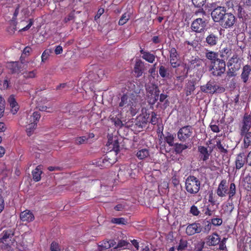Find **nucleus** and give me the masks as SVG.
I'll return each instance as SVG.
<instances>
[{
	"instance_id": "69168bd1",
	"label": "nucleus",
	"mask_w": 251,
	"mask_h": 251,
	"mask_svg": "<svg viewBox=\"0 0 251 251\" xmlns=\"http://www.w3.org/2000/svg\"><path fill=\"white\" fill-rule=\"evenodd\" d=\"M104 11V10L103 8H100L98 10L97 13L95 17V20L99 19L100 17V16L103 13Z\"/></svg>"
},
{
	"instance_id": "a878e982",
	"label": "nucleus",
	"mask_w": 251,
	"mask_h": 251,
	"mask_svg": "<svg viewBox=\"0 0 251 251\" xmlns=\"http://www.w3.org/2000/svg\"><path fill=\"white\" fill-rule=\"evenodd\" d=\"M19 11V6L16 8L15 12L13 14L12 20L10 22V26L8 28V31L10 33H14L17 29L16 28V23L15 22V18L17 16Z\"/></svg>"
},
{
	"instance_id": "f257e3e1",
	"label": "nucleus",
	"mask_w": 251,
	"mask_h": 251,
	"mask_svg": "<svg viewBox=\"0 0 251 251\" xmlns=\"http://www.w3.org/2000/svg\"><path fill=\"white\" fill-rule=\"evenodd\" d=\"M138 96L134 94H126L121 98L117 109L122 111H129L132 116H134L140 109L138 102Z\"/></svg>"
},
{
	"instance_id": "bb28decb",
	"label": "nucleus",
	"mask_w": 251,
	"mask_h": 251,
	"mask_svg": "<svg viewBox=\"0 0 251 251\" xmlns=\"http://www.w3.org/2000/svg\"><path fill=\"white\" fill-rule=\"evenodd\" d=\"M251 71V67L250 65H246L243 67L241 78L244 83H246L248 81Z\"/></svg>"
},
{
	"instance_id": "6e6d98bb",
	"label": "nucleus",
	"mask_w": 251,
	"mask_h": 251,
	"mask_svg": "<svg viewBox=\"0 0 251 251\" xmlns=\"http://www.w3.org/2000/svg\"><path fill=\"white\" fill-rule=\"evenodd\" d=\"M190 213L194 216H198L200 211L196 206L193 205L190 208Z\"/></svg>"
},
{
	"instance_id": "603ef678",
	"label": "nucleus",
	"mask_w": 251,
	"mask_h": 251,
	"mask_svg": "<svg viewBox=\"0 0 251 251\" xmlns=\"http://www.w3.org/2000/svg\"><path fill=\"white\" fill-rule=\"evenodd\" d=\"M50 53L51 51L50 50H44L41 56L42 62H44L46 61L49 58Z\"/></svg>"
},
{
	"instance_id": "c03bdc74",
	"label": "nucleus",
	"mask_w": 251,
	"mask_h": 251,
	"mask_svg": "<svg viewBox=\"0 0 251 251\" xmlns=\"http://www.w3.org/2000/svg\"><path fill=\"white\" fill-rule=\"evenodd\" d=\"M111 248L108 241H103L99 244V250L103 251Z\"/></svg>"
},
{
	"instance_id": "20e7f679",
	"label": "nucleus",
	"mask_w": 251,
	"mask_h": 251,
	"mask_svg": "<svg viewBox=\"0 0 251 251\" xmlns=\"http://www.w3.org/2000/svg\"><path fill=\"white\" fill-rule=\"evenodd\" d=\"M201 181L194 176H189L187 177L185 182L186 191L192 195L197 194L200 190Z\"/></svg>"
},
{
	"instance_id": "7c9ffc66",
	"label": "nucleus",
	"mask_w": 251,
	"mask_h": 251,
	"mask_svg": "<svg viewBox=\"0 0 251 251\" xmlns=\"http://www.w3.org/2000/svg\"><path fill=\"white\" fill-rule=\"evenodd\" d=\"M205 57L207 59L210 60L211 64H213V63H215L217 60H219L218 58V52H216L213 51H207L205 52Z\"/></svg>"
},
{
	"instance_id": "aec40b11",
	"label": "nucleus",
	"mask_w": 251,
	"mask_h": 251,
	"mask_svg": "<svg viewBox=\"0 0 251 251\" xmlns=\"http://www.w3.org/2000/svg\"><path fill=\"white\" fill-rule=\"evenodd\" d=\"M14 235L13 231L11 229H6L4 230L1 233V237L0 238V242L7 244L11 240Z\"/></svg>"
},
{
	"instance_id": "5701e85b",
	"label": "nucleus",
	"mask_w": 251,
	"mask_h": 251,
	"mask_svg": "<svg viewBox=\"0 0 251 251\" xmlns=\"http://www.w3.org/2000/svg\"><path fill=\"white\" fill-rule=\"evenodd\" d=\"M235 163V168L237 170H239L242 168L245 163H246L245 154L244 153H240L238 154L236 157Z\"/></svg>"
},
{
	"instance_id": "6e6552de",
	"label": "nucleus",
	"mask_w": 251,
	"mask_h": 251,
	"mask_svg": "<svg viewBox=\"0 0 251 251\" xmlns=\"http://www.w3.org/2000/svg\"><path fill=\"white\" fill-rule=\"evenodd\" d=\"M39 112H34L32 115L27 118V125L26 126V130L28 136H30L36 127L37 123L40 118Z\"/></svg>"
},
{
	"instance_id": "cd10ccee",
	"label": "nucleus",
	"mask_w": 251,
	"mask_h": 251,
	"mask_svg": "<svg viewBox=\"0 0 251 251\" xmlns=\"http://www.w3.org/2000/svg\"><path fill=\"white\" fill-rule=\"evenodd\" d=\"M198 151L200 152L199 157L201 160L205 161L208 159L210 153H208L206 148L203 146H200L198 148Z\"/></svg>"
},
{
	"instance_id": "ddd939ff",
	"label": "nucleus",
	"mask_w": 251,
	"mask_h": 251,
	"mask_svg": "<svg viewBox=\"0 0 251 251\" xmlns=\"http://www.w3.org/2000/svg\"><path fill=\"white\" fill-rule=\"evenodd\" d=\"M219 41V37L217 34L210 32L206 36L204 41L205 45L208 47L215 46Z\"/></svg>"
},
{
	"instance_id": "1a4fd4ad",
	"label": "nucleus",
	"mask_w": 251,
	"mask_h": 251,
	"mask_svg": "<svg viewBox=\"0 0 251 251\" xmlns=\"http://www.w3.org/2000/svg\"><path fill=\"white\" fill-rule=\"evenodd\" d=\"M235 23V16L230 13H226L220 24L223 27L227 28L232 27Z\"/></svg>"
},
{
	"instance_id": "37998d69",
	"label": "nucleus",
	"mask_w": 251,
	"mask_h": 251,
	"mask_svg": "<svg viewBox=\"0 0 251 251\" xmlns=\"http://www.w3.org/2000/svg\"><path fill=\"white\" fill-rule=\"evenodd\" d=\"M130 13H125L122 15L121 18L119 20V25H123L129 20L130 18Z\"/></svg>"
},
{
	"instance_id": "b1692460",
	"label": "nucleus",
	"mask_w": 251,
	"mask_h": 251,
	"mask_svg": "<svg viewBox=\"0 0 251 251\" xmlns=\"http://www.w3.org/2000/svg\"><path fill=\"white\" fill-rule=\"evenodd\" d=\"M8 102L11 107V111L13 114H16L19 109V106L17 102L15 96L11 95L8 99Z\"/></svg>"
},
{
	"instance_id": "dca6fc26",
	"label": "nucleus",
	"mask_w": 251,
	"mask_h": 251,
	"mask_svg": "<svg viewBox=\"0 0 251 251\" xmlns=\"http://www.w3.org/2000/svg\"><path fill=\"white\" fill-rule=\"evenodd\" d=\"M106 145L108 146L110 149H112V151L114 154L116 155L119 151V145L118 141L117 138L116 137H110L108 138Z\"/></svg>"
},
{
	"instance_id": "5fc2aeb1",
	"label": "nucleus",
	"mask_w": 251,
	"mask_h": 251,
	"mask_svg": "<svg viewBox=\"0 0 251 251\" xmlns=\"http://www.w3.org/2000/svg\"><path fill=\"white\" fill-rule=\"evenodd\" d=\"M11 70L13 73H16L20 71V69L17 62H13L11 64Z\"/></svg>"
},
{
	"instance_id": "4be33fe9",
	"label": "nucleus",
	"mask_w": 251,
	"mask_h": 251,
	"mask_svg": "<svg viewBox=\"0 0 251 251\" xmlns=\"http://www.w3.org/2000/svg\"><path fill=\"white\" fill-rule=\"evenodd\" d=\"M20 219L23 222L29 223L34 220V216L30 210H26L21 213Z\"/></svg>"
},
{
	"instance_id": "39448f33",
	"label": "nucleus",
	"mask_w": 251,
	"mask_h": 251,
	"mask_svg": "<svg viewBox=\"0 0 251 251\" xmlns=\"http://www.w3.org/2000/svg\"><path fill=\"white\" fill-rule=\"evenodd\" d=\"M193 133V128L190 126H185L179 129L177 132L178 140L182 143H189Z\"/></svg>"
},
{
	"instance_id": "9b49d317",
	"label": "nucleus",
	"mask_w": 251,
	"mask_h": 251,
	"mask_svg": "<svg viewBox=\"0 0 251 251\" xmlns=\"http://www.w3.org/2000/svg\"><path fill=\"white\" fill-rule=\"evenodd\" d=\"M122 112L119 109L114 110L112 112V115H111V120L117 127H122L124 126L123 122L121 120Z\"/></svg>"
},
{
	"instance_id": "052dcab7",
	"label": "nucleus",
	"mask_w": 251,
	"mask_h": 251,
	"mask_svg": "<svg viewBox=\"0 0 251 251\" xmlns=\"http://www.w3.org/2000/svg\"><path fill=\"white\" fill-rule=\"evenodd\" d=\"M59 250H60L59 245L55 242H52L50 245L51 251H58Z\"/></svg>"
},
{
	"instance_id": "423d86ee",
	"label": "nucleus",
	"mask_w": 251,
	"mask_h": 251,
	"mask_svg": "<svg viewBox=\"0 0 251 251\" xmlns=\"http://www.w3.org/2000/svg\"><path fill=\"white\" fill-rule=\"evenodd\" d=\"M146 88L149 102L152 104H154L159 98L160 91L158 87L155 84L150 83L146 85Z\"/></svg>"
},
{
	"instance_id": "49530a36",
	"label": "nucleus",
	"mask_w": 251,
	"mask_h": 251,
	"mask_svg": "<svg viewBox=\"0 0 251 251\" xmlns=\"http://www.w3.org/2000/svg\"><path fill=\"white\" fill-rule=\"evenodd\" d=\"M129 243L125 240H120L118 244L114 247L115 250H121L127 247Z\"/></svg>"
},
{
	"instance_id": "338daca9",
	"label": "nucleus",
	"mask_w": 251,
	"mask_h": 251,
	"mask_svg": "<svg viewBox=\"0 0 251 251\" xmlns=\"http://www.w3.org/2000/svg\"><path fill=\"white\" fill-rule=\"evenodd\" d=\"M151 123L152 125H155L157 123V117L156 115L154 113H152L151 115Z\"/></svg>"
},
{
	"instance_id": "c9c22d12",
	"label": "nucleus",
	"mask_w": 251,
	"mask_h": 251,
	"mask_svg": "<svg viewBox=\"0 0 251 251\" xmlns=\"http://www.w3.org/2000/svg\"><path fill=\"white\" fill-rule=\"evenodd\" d=\"M244 139V147L247 148L251 145V132L245 133Z\"/></svg>"
},
{
	"instance_id": "8fccbe9b",
	"label": "nucleus",
	"mask_w": 251,
	"mask_h": 251,
	"mask_svg": "<svg viewBox=\"0 0 251 251\" xmlns=\"http://www.w3.org/2000/svg\"><path fill=\"white\" fill-rule=\"evenodd\" d=\"M221 152L226 153L227 150L225 148L224 146L222 144L220 140H216V144L215 145Z\"/></svg>"
},
{
	"instance_id": "412c9836",
	"label": "nucleus",
	"mask_w": 251,
	"mask_h": 251,
	"mask_svg": "<svg viewBox=\"0 0 251 251\" xmlns=\"http://www.w3.org/2000/svg\"><path fill=\"white\" fill-rule=\"evenodd\" d=\"M251 127V117L249 116H245L243 119V126L241 130V135L243 136L245 133L249 132Z\"/></svg>"
},
{
	"instance_id": "79ce46f5",
	"label": "nucleus",
	"mask_w": 251,
	"mask_h": 251,
	"mask_svg": "<svg viewBox=\"0 0 251 251\" xmlns=\"http://www.w3.org/2000/svg\"><path fill=\"white\" fill-rule=\"evenodd\" d=\"M115 162V161L114 160L110 159L108 157V155H106L102 159L103 166L104 167H109L114 163Z\"/></svg>"
},
{
	"instance_id": "9d476101",
	"label": "nucleus",
	"mask_w": 251,
	"mask_h": 251,
	"mask_svg": "<svg viewBox=\"0 0 251 251\" xmlns=\"http://www.w3.org/2000/svg\"><path fill=\"white\" fill-rule=\"evenodd\" d=\"M226 14V9L225 7L218 6L211 12V17L215 22L220 23Z\"/></svg>"
},
{
	"instance_id": "09e8293b",
	"label": "nucleus",
	"mask_w": 251,
	"mask_h": 251,
	"mask_svg": "<svg viewBox=\"0 0 251 251\" xmlns=\"http://www.w3.org/2000/svg\"><path fill=\"white\" fill-rule=\"evenodd\" d=\"M204 242L202 241H197L195 243V251H201L204 247Z\"/></svg>"
},
{
	"instance_id": "72a5a7b5",
	"label": "nucleus",
	"mask_w": 251,
	"mask_h": 251,
	"mask_svg": "<svg viewBox=\"0 0 251 251\" xmlns=\"http://www.w3.org/2000/svg\"><path fill=\"white\" fill-rule=\"evenodd\" d=\"M175 137L176 135L171 134L169 132H168L166 134V136L165 137V140L169 146L173 147L176 144L174 142Z\"/></svg>"
},
{
	"instance_id": "4d7b16f0",
	"label": "nucleus",
	"mask_w": 251,
	"mask_h": 251,
	"mask_svg": "<svg viewBox=\"0 0 251 251\" xmlns=\"http://www.w3.org/2000/svg\"><path fill=\"white\" fill-rule=\"evenodd\" d=\"M75 19V14L74 13L71 12L63 20L64 23H67L68 22L73 20Z\"/></svg>"
},
{
	"instance_id": "f3484780",
	"label": "nucleus",
	"mask_w": 251,
	"mask_h": 251,
	"mask_svg": "<svg viewBox=\"0 0 251 251\" xmlns=\"http://www.w3.org/2000/svg\"><path fill=\"white\" fill-rule=\"evenodd\" d=\"M228 187L226 185V180H222L218 185L216 191L217 195L220 197H224L227 194Z\"/></svg>"
},
{
	"instance_id": "4c0bfd02",
	"label": "nucleus",
	"mask_w": 251,
	"mask_h": 251,
	"mask_svg": "<svg viewBox=\"0 0 251 251\" xmlns=\"http://www.w3.org/2000/svg\"><path fill=\"white\" fill-rule=\"evenodd\" d=\"M236 194V186L234 183L230 184L229 191L227 190V194L228 195V199L232 200V197Z\"/></svg>"
},
{
	"instance_id": "7ed1b4c3",
	"label": "nucleus",
	"mask_w": 251,
	"mask_h": 251,
	"mask_svg": "<svg viewBox=\"0 0 251 251\" xmlns=\"http://www.w3.org/2000/svg\"><path fill=\"white\" fill-rule=\"evenodd\" d=\"M242 63V59L236 54H234L227 63V75L229 77L235 76L236 72L241 68Z\"/></svg>"
},
{
	"instance_id": "58836bf2",
	"label": "nucleus",
	"mask_w": 251,
	"mask_h": 251,
	"mask_svg": "<svg viewBox=\"0 0 251 251\" xmlns=\"http://www.w3.org/2000/svg\"><path fill=\"white\" fill-rule=\"evenodd\" d=\"M124 172H125V174H124L125 175H126V176H130L131 177H134V176L133 175L132 173V169L131 168L127 166L126 167H125L124 169L120 168V170L119 171L120 174H119L118 175H122V174Z\"/></svg>"
},
{
	"instance_id": "13d9d810",
	"label": "nucleus",
	"mask_w": 251,
	"mask_h": 251,
	"mask_svg": "<svg viewBox=\"0 0 251 251\" xmlns=\"http://www.w3.org/2000/svg\"><path fill=\"white\" fill-rule=\"evenodd\" d=\"M223 220L221 218H214L211 220V223L216 226H219L222 224Z\"/></svg>"
},
{
	"instance_id": "a19ab883",
	"label": "nucleus",
	"mask_w": 251,
	"mask_h": 251,
	"mask_svg": "<svg viewBox=\"0 0 251 251\" xmlns=\"http://www.w3.org/2000/svg\"><path fill=\"white\" fill-rule=\"evenodd\" d=\"M188 246V242L187 240L181 239L180 240L178 246L177 247L178 251H184Z\"/></svg>"
},
{
	"instance_id": "3c124183",
	"label": "nucleus",
	"mask_w": 251,
	"mask_h": 251,
	"mask_svg": "<svg viewBox=\"0 0 251 251\" xmlns=\"http://www.w3.org/2000/svg\"><path fill=\"white\" fill-rule=\"evenodd\" d=\"M36 71H25L23 73L24 77L25 78H34L36 76Z\"/></svg>"
},
{
	"instance_id": "473e14b6",
	"label": "nucleus",
	"mask_w": 251,
	"mask_h": 251,
	"mask_svg": "<svg viewBox=\"0 0 251 251\" xmlns=\"http://www.w3.org/2000/svg\"><path fill=\"white\" fill-rule=\"evenodd\" d=\"M231 49L230 47H226L220 50V57L223 59L227 58L231 54Z\"/></svg>"
},
{
	"instance_id": "e2e57ef3",
	"label": "nucleus",
	"mask_w": 251,
	"mask_h": 251,
	"mask_svg": "<svg viewBox=\"0 0 251 251\" xmlns=\"http://www.w3.org/2000/svg\"><path fill=\"white\" fill-rule=\"evenodd\" d=\"M245 159L246 164L251 166V151L248 153L247 155L245 154Z\"/></svg>"
},
{
	"instance_id": "a211bd4d",
	"label": "nucleus",
	"mask_w": 251,
	"mask_h": 251,
	"mask_svg": "<svg viewBox=\"0 0 251 251\" xmlns=\"http://www.w3.org/2000/svg\"><path fill=\"white\" fill-rule=\"evenodd\" d=\"M178 54L175 48H173L170 51V62L173 68H176L179 65L178 62Z\"/></svg>"
},
{
	"instance_id": "c85d7f7f",
	"label": "nucleus",
	"mask_w": 251,
	"mask_h": 251,
	"mask_svg": "<svg viewBox=\"0 0 251 251\" xmlns=\"http://www.w3.org/2000/svg\"><path fill=\"white\" fill-rule=\"evenodd\" d=\"M174 146L175 147V151L176 153H180L183 151L191 148V145H189L188 143H185V144L176 143Z\"/></svg>"
},
{
	"instance_id": "0eeeda50",
	"label": "nucleus",
	"mask_w": 251,
	"mask_h": 251,
	"mask_svg": "<svg viewBox=\"0 0 251 251\" xmlns=\"http://www.w3.org/2000/svg\"><path fill=\"white\" fill-rule=\"evenodd\" d=\"M226 63L224 59L217 60L215 63L211 64L209 68L211 74L214 76H221L226 71Z\"/></svg>"
},
{
	"instance_id": "0e129e2a",
	"label": "nucleus",
	"mask_w": 251,
	"mask_h": 251,
	"mask_svg": "<svg viewBox=\"0 0 251 251\" xmlns=\"http://www.w3.org/2000/svg\"><path fill=\"white\" fill-rule=\"evenodd\" d=\"M210 127L212 131L214 132H219L220 131V129L219 126L216 125H212L211 124L210 125Z\"/></svg>"
},
{
	"instance_id": "2eb2a0df",
	"label": "nucleus",
	"mask_w": 251,
	"mask_h": 251,
	"mask_svg": "<svg viewBox=\"0 0 251 251\" xmlns=\"http://www.w3.org/2000/svg\"><path fill=\"white\" fill-rule=\"evenodd\" d=\"M203 64V60L199 57L192 58L187 64V71L198 69Z\"/></svg>"
},
{
	"instance_id": "e433bc0d",
	"label": "nucleus",
	"mask_w": 251,
	"mask_h": 251,
	"mask_svg": "<svg viewBox=\"0 0 251 251\" xmlns=\"http://www.w3.org/2000/svg\"><path fill=\"white\" fill-rule=\"evenodd\" d=\"M159 73L160 76L163 78L169 77L170 75L168 69L166 68L163 66H160Z\"/></svg>"
},
{
	"instance_id": "ea45409f",
	"label": "nucleus",
	"mask_w": 251,
	"mask_h": 251,
	"mask_svg": "<svg viewBox=\"0 0 251 251\" xmlns=\"http://www.w3.org/2000/svg\"><path fill=\"white\" fill-rule=\"evenodd\" d=\"M142 66L143 63L141 61L137 62L135 65L134 71L138 76L141 75L142 74Z\"/></svg>"
},
{
	"instance_id": "4468645a",
	"label": "nucleus",
	"mask_w": 251,
	"mask_h": 251,
	"mask_svg": "<svg viewBox=\"0 0 251 251\" xmlns=\"http://www.w3.org/2000/svg\"><path fill=\"white\" fill-rule=\"evenodd\" d=\"M219 86L216 85L214 81H209L205 85L201 86V90L204 93L214 94L216 92Z\"/></svg>"
},
{
	"instance_id": "f704fd0d",
	"label": "nucleus",
	"mask_w": 251,
	"mask_h": 251,
	"mask_svg": "<svg viewBox=\"0 0 251 251\" xmlns=\"http://www.w3.org/2000/svg\"><path fill=\"white\" fill-rule=\"evenodd\" d=\"M150 155L149 150L146 149H141L137 152L136 156L139 159H144Z\"/></svg>"
},
{
	"instance_id": "f03ea898",
	"label": "nucleus",
	"mask_w": 251,
	"mask_h": 251,
	"mask_svg": "<svg viewBox=\"0 0 251 251\" xmlns=\"http://www.w3.org/2000/svg\"><path fill=\"white\" fill-rule=\"evenodd\" d=\"M195 14L197 16H202L203 18H199L195 20L191 24V29L196 32L201 33L205 30L208 23L206 20L204 19V16H206V12L202 8L196 11Z\"/></svg>"
},
{
	"instance_id": "bf43d9fd",
	"label": "nucleus",
	"mask_w": 251,
	"mask_h": 251,
	"mask_svg": "<svg viewBox=\"0 0 251 251\" xmlns=\"http://www.w3.org/2000/svg\"><path fill=\"white\" fill-rule=\"evenodd\" d=\"M187 91H189L190 93L193 92L195 89V85L193 82H189L187 84Z\"/></svg>"
},
{
	"instance_id": "de8ad7c7",
	"label": "nucleus",
	"mask_w": 251,
	"mask_h": 251,
	"mask_svg": "<svg viewBox=\"0 0 251 251\" xmlns=\"http://www.w3.org/2000/svg\"><path fill=\"white\" fill-rule=\"evenodd\" d=\"M88 138L86 136L76 137L75 139V143L77 145L85 144L87 142Z\"/></svg>"
},
{
	"instance_id": "393cba45",
	"label": "nucleus",
	"mask_w": 251,
	"mask_h": 251,
	"mask_svg": "<svg viewBox=\"0 0 251 251\" xmlns=\"http://www.w3.org/2000/svg\"><path fill=\"white\" fill-rule=\"evenodd\" d=\"M33 24V22L32 19H29L27 21H26L25 18H24V19L22 20L19 23H18V28L22 27L20 30V31H25L27 30Z\"/></svg>"
},
{
	"instance_id": "f8f14e48",
	"label": "nucleus",
	"mask_w": 251,
	"mask_h": 251,
	"mask_svg": "<svg viewBox=\"0 0 251 251\" xmlns=\"http://www.w3.org/2000/svg\"><path fill=\"white\" fill-rule=\"evenodd\" d=\"M202 230V227L200 223H194L189 225L186 228V233L189 236L199 233Z\"/></svg>"
},
{
	"instance_id": "680f3d73",
	"label": "nucleus",
	"mask_w": 251,
	"mask_h": 251,
	"mask_svg": "<svg viewBox=\"0 0 251 251\" xmlns=\"http://www.w3.org/2000/svg\"><path fill=\"white\" fill-rule=\"evenodd\" d=\"M38 107H39V109L40 111H46V112H50L51 110H52V109L50 107H48L46 105H45V106H44V105H42V106L39 105Z\"/></svg>"
},
{
	"instance_id": "c756f323",
	"label": "nucleus",
	"mask_w": 251,
	"mask_h": 251,
	"mask_svg": "<svg viewBox=\"0 0 251 251\" xmlns=\"http://www.w3.org/2000/svg\"><path fill=\"white\" fill-rule=\"evenodd\" d=\"M43 166L41 165L38 166L32 173L33 176V179L35 181H39L41 179V175L42 173Z\"/></svg>"
},
{
	"instance_id": "864d4df0",
	"label": "nucleus",
	"mask_w": 251,
	"mask_h": 251,
	"mask_svg": "<svg viewBox=\"0 0 251 251\" xmlns=\"http://www.w3.org/2000/svg\"><path fill=\"white\" fill-rule=\"evenodd\" d=\"M206 0H192L193 4L197 7H201L203 6Z\"/></svg>"
},
{
	"instance_id": "2f4dec72",
	"label": "nucleus",
	"mask_w": 251,
	"mask_h": 251,
	"mask_svg": "<svg viewBox=\"0 0 251 251\" xmlns=\"http://www.w3.org/2000/svg\"><path fill=\"white\" fill-rule=\"evenodd\" d=\"M142 54V57L149 63H153L155 60V56L149 52L145 51L143 50H140Z\"/></svg>"
},
{
	"instance_id": "a18cd8bd",
	"label": "nucleus",
	"mask_w": 251,
	"mask_h": 251,
	"mask_svg": "<svg viewBox=\"0 0 251 251\" xmlns=\"http://www.w3.org/2000/svg\"><path fill=\"white\" fill-rule=\"evenodd\" d=\"M111 222L118 225H126L127 223V220L124 218H113Z\"/></svg>"
},
{
	"instance_id": "6ab92c4d",
	"label": "nucleus",
	"mask_w": 251,
	"mask_h": 251,
	"mask_svg": "<svg viewBox=\"0 0 251 251\" xmlns=\"http://www.w3.org/2000/svg\"><path fill=\"white\" fill-rule=\"evenodd\" d=\"M221 238L217 233H213L206 238V243L208 246H215L220 242Z\"/></svg>"
},
{
	"instance_id": "774afa93",
	"label": "nucleus",
	"mask_w": 251,
	"mask_h": 251,
	"mask_svg": "<svg viewBox=\"0 0 251 251\" xmlns=\"http://www.w3.org/2000/svg\"><path fill=\"white\" fill-rule=\"evenodd\" d=\"M63 51L62 47L60 46H58L56 47L54 52L56 54H61Z\"/></svg>"
}]
</instances>
